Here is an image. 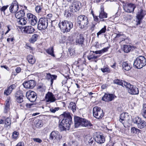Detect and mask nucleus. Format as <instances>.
I'll list each match as a JSON object with an SVG mask.
<instances>
[{"label": "nucleus", "mask_w": 146, "mask_h": 146, "mask_svg": "<svg viewBox=\"0 0 146 146\" xmlns=\"http://www.w3.org/2000/svg\"><path fill=\"white\" fill-rule=\"evenodd\" d=\"M37 22V19L36 18V19H33V20H32L29 21V23L32 26H34L36 24Z\"/></svg>", "instance_id": "obj_46"}, {"label": "nucleus", "mask_w": 146, "mask_h": 146, "mask_svg": "<svg viewBox=\"0 0 146 146\" xmlns=\"http://www.w3.org/2000/svg\"><path fill=\"white\" fill-rule=\"evenodd\" d=\"M10 90L9 88H8L7 90H5L4 92V94L7 96L9 95L12 92L11 90Z\"/></svg>", "instance_id": "obj_50"}, {"label": "nucleus", "mask_w": 146, "mask_h": 146, "mask_svg": "<svg viewBox=\"0 0 146 146\" xmlns=\"http://www.w3.org/2000/svg\"><path fill=\"white\" fill-rule=\"evenodd\" d=\"M64 15L65 17H67L69 16H71L73 15L70 13L68 10H66L64 11Z\"/></svg>", "instance_id": "obj_49"}, {"label": "nucleus", "mask_w": 146, "mask_h": 146, "mask_svg": "<svg viewBox=\"0 0 146 146\" xmlns=\"http://www.w3.org/2000/svg\"><path fill=\"white\" fill-rule=\"evenodd\" d=\"M138 14L141 16L143 17L145 15V14L144 13L143 11L142 10H141Z\"/></svg>", "instance_id": "obj_61"}, {"label": "nucleus", "mask_w": 146, "mask_h": 146, "mask_svg": "<svg viewBox=\"0 0 146 146\" xmlns=\"http://www.w3.org/2000/svg\"><path fill=\"white\" fill-rule=\"evenodd\" d=\"M62 137V136L60 135L58 131H52L50 134L49 139L51 140L53 139L60 140Z\"/></svg>", "instance_id": "obj_13"}, {"label": "nucleus", "mask_w": 146, "mask_h": 146, "mask_svg": "<svg viewBox=\"0 0 146 146\" xmlns=\"http://www.w3.org/2000/svg\"><path fill=\"white\" fill-rule=\"evenodd\" d=\"M60 109L59 107L51 108L50 109V111L52 113H54Z\"/></svg>", "instance_id": "obj_48"}, {"label": "nucleus", "mask_w": 146, "mask_h": 146, "mask_svg": "<svg viewBox=\"0 0 146 146\" xmlns=\"http://www.w3.org/2000/svg\"><path fill=\"white\" fill-rule=\"evenodd\" d=\"M68 50L69 52L71 55H73V53H75V51L74 50V49H70L69 48L68 49Z\"/></svg>", "instance_id": "obj_63"}, {"label": "nucleus", "mask_w": 146, "mask_h": 146, "mask_svg": "<svg viewBox=\"0 0 146 146\" xmlns=\"http://www.w3.org/2000/svg\"><path fill=\"white\" fill-rule=\"evenodd\" d=\"M16 101L17 102L21 103L23 102V96L22 93L17 92L15 94Z\"/></svg>", "instance_id": "obj_19"}, {"label": "nucleus", "mask_w": 146, "mask_h": 146, "mask_svg": "<svg viewBox=\"0 0 146 146\" xmlns=\"http://www.w3.org/2000/svg\"><path fill=\"white\" fill-rule=\"evenodd\" d=\"M101 70L103 72H108L110 71L108 67H105L102 68Z\"/></svg>", "instance_id": "obj_51"}, {"label": "nucleus", "mask_w": 146, "mask_h": 146, "mask_svg": "<svg viewBox=\"0 0 146 146\" xmlns=\"http://www.w3.org/2000/svg\"><path fill=\"white\" fill-rule=\"evenodd\" d=\"M135 47L131 45H123V49L125 52L128 53L134 49Z\"/></svg>", "instance_id": "obj_24"}, {"label": "nucleus", "mask_w": 146, "mask_h": 146, "mask_svg": "<svg viewBox=\"0 0 146 146\" xmlns=\"http://www.w3.org/2000/svg\"><path fill=\"white\" fill-rule=\"evenodd\" d=\"M35 124L36 127L38 128L42 126L43 124L41 120L38 119L35 121Z\"/></svg>", "instance_id": "obj_32"}, {"label": "nucleus", "mask_w": 146, "mask_h": 146, "mask_svg": "<svg viewBox=\"0 0 146 146\" xmlns=\"http://www.w3.org/2000/svg\"><path fill=\"white\" fill-rule=\"evenodd\" d=\"M76 104L73 102H70L68 106V107L71 109L73 112L76 111Z\"/></svg>", "instance_id": "obj_33"}, {"label": "nucleus", "mask_w": 146, "mask_h": 146, "mask_svg": "<svg viewBox=\"0 0 146 146\" xmlns=\"http://www.w3.org/2000/svg\"><path fill=\"white\" fill-rule=\"evenodd\" d=\"M84 142L86 144L89 146H91L95 143V141L93 138L88 135H86L84 138Z\"/></svg>", "instance_id": "obj_14"}, {"label": "nucleus", "mask_w": 146, "mask_h": 146, "mask_svg": "<svg viewBox=\"0 0 146 146\" xmlns=\"http://www.w3.org/2000/svg\"><path fill=\"white\" fill-rule=\"evenodd\" d=\"M36 83L35 81L33 80H31L25 82L23 84V85L25 88L28 89H32L35 86Z\"/></svg>", "instance_id": "obj_12"}, {"label": "nucleus", "mask_w": 146, "mask_h": 146, "mask_svg": "<svg viewBox=\"0 0 146 146\" xmlns=\"http://www.w3.org/2000/svg\"><path fill=\"white\" fill-rule=\"evenodd\" d=\"M65 118L63 119L72 120V118L70 113L68 111H66L61 115Z\"/></svg>", "instance_id": "obj_31"}, {"label": "nucleus", "mask_w": 146, "mask_h": 146, "mask_svg": "<svg viewBox=\"0 0 146 146\" xmlns=\"http://www.w3.org/2000/svg\"><path fill=\"white\" fill-rule=\"evenodd\" d=\"M11 26L10 25H8L7 26V30L6 31L5 33V35L7 34L9 31L11 30Z\"/></svg>", "instance_id": "obj_57"}, {"label": "nucleus", "mask_w": 146, "mask_h": 146, "mask_svg": "<svg viewBox=\"0 0 146 146\" xmlns=\"http://www.w3.org/2000/svg\"><path fill=\"white\" fill-rule=\"evenodd\" d=\"M4 34V32L2 30H0V39L3 38V35Z\"/></svg>", "instance_id": "obj_59"}, {"label": "nucleus", "mask_w": 146, "mask_h": 146, "mask_svg": "<svg viewBox=\"0 0 146 146\" xmlns=\"http://www.w3.org/2000/svg\"><path fill=\"white\" fill-rule=\"evenodd\" d=\"M5 123L6 127L10 126L11 123L10 118L8 117L5 120Z\"/></svg>", "instance_id": "obj_43"}, {"label": "nucleus", "mask_w": 146, "mask_h": 146, "mask_svg": "<svg viewBox=\"0 0 146 146\" xmlns=\"http://www.w3.org/2000/svg\"><path fill=\"white\" fill-rule=\"evenodd\" d=\"M57 78V76L55 75H51L50 73H46V79L48 80H50V84L52 85L53 83V80H56Z\"/></svg>", "instance_id": "obj_22"}, {"label": "nucleus", "mask_w": 146, "mask_h": 146, "mask_svg": "<svg viewBox=\"0 0 146 146\" xmlns=\"http://www.w3.org/2000/svg\"><path fill=\"white\" fill-rule=\"evenodd\" d=\"M81 3L79 2H76L72 3L70 7V11L74 13L79 10Z\"/></svg>", "instance_id": "obj_11"}, {"label": "nucleus", "mask_w": 146, "mask_h": 146, "mask_svg": "<svg viewBox=\"0 0 146 146\" xmlns=\"http://www.w3.org/2000/svg\"><path fill=\"white\" fill-rule=\"evenodd\" d=\"M142 113L143 117L146 118V104H144L143 105V108L142 110Z\"/></svg>", "instance_id": "obj_40"}, {"label": "nucleus", "mask_w": 146, "mask_h": 146, "mask_svg": "<svg viewBox=\"0 0 146 146\" xmlns=\"http://www.w3.org/2000/svg\"><path fill=\"white\" fill-rule=\"evenodd\" d=\"M78 145V142L76 141H71V146H77Z\"/></svg>", "instance_id": "obj_56"}, {"label": "nucleus", "mask_w": 146, "mask_h": 146, "mask_svg": "<svg viewBox=\"0 0 146 146\" xmlns=\"http://www.w3.org/2000/svg\"><path fill=\"white\" fill-rule=\"evenodd\" d=\"M131 66L130 64L127 62H123L122 63V68L125 70L128 71L131 68Z\"/></svg>", "instance_id": "obj_27"}, {"label": "nucleus", "mask_w": 146, "mask_h": 146, "mask_svg": "<svg viewBox=\"0 0 146 146\" xmlns=\"http://www.w3.org/2000/svg\"><path fill=\"white\" fill-rule=\"evenodd\" d=\"M92 15L94 21L96 22L98 21L99 19L98 17V16L94 15L93 13L92 14Z\"/></svg>", "instance_id": "obj_62"}, {"label": "nucleus", "mask_w": 146, "mask_h": 146, "mask_svg": "<svg viewBox=\"0 0 146 146\" xmlns=\"http://www.w3.org/2000/svg\"><path fill=\"white\" fill-rule=\"evenodd\" d=\"M21 70V69L20 67H17L15 69L16 72L17 73H19Z\"/></svg>", "instance_id": "obj_64"}, {"label": "nucleus", "mask_w": 146, "mask_h": 146, "mask_svg": "<svg viewBox=\"0 0 146 146\" xmlns=\"http://www.w3.org/2000/svg\"><path fill=\"white\" fill-rule=\"evenodd\" d=\"M84 38L82 35H80L76 40V43L78 44L79 45H81L82 46H83V43L84 42Z\"/></svg>", "instance_id": "obj_28"}, {"label": "nucleus", "mask_w": 146, "mask_h": 146, "mask_svg": "<svg viewBox=\"0 0 146 146\" xmlns=\"http://www.w3.org/2000/svg\"><path fill=\"white\" fill-rule=\"evenodd\" d=\"M72 120L63 119L59 124V127L61 131L69 130L72 123Z\"/></svg>", "instance_id": "obj_6"}, {"label": "nucleus", "mask_w": 146, "mask_h": 146, "mask_svg": "<svg viewBox=\"0 0 146 146\" xmlns=\"http://www.w3.org/2000/svg\"><path fill=\"white\" fill-rule=\"evenodd\" d=\"M115 96L113 94H105L102 98V100L106 102H108L114 100Z\"/></svg>", "instance_id": "obj_17"}, {"label": "nucleus", "mask_w": 146, "mask_h": 146, "mask_svg": "<svg viewBox=\"0 0 146 146\" xmlns=\"http://www.w3.org/2000/svg\"><path fill=\"white\" fill-rule=\"evenodd\" d=\"M123 8L124 11L128 13L133 12L135 8L134 4L131 3H126L123 5Z\"/></svg>", "instance_id": "obj_10"}, {"label": "nucleus", "mask_w": 146, "mask_h": 146, "mask_svg": "<svg viewBox=\"0 0 146 146\" xmlns=\"http://www.w3.org/2000/svg\"><path fill=\"white\" fill-rule=\"evenodd\" d=\"M8 7V5L3 6L0 9L1 11L2 12L3 11L4 12L7 9Z\"/></svg>", "instance_id": "obj_54"}, {"label": "nucleus", "mask_w": 146, "mask_h": 146, "mask_svg": "<svg viewBox=\"0 0 146 146\" xmlns=\"http://www.w3.org/2000/svg\"><path fill=\"white\" fill-rule=\"evenodd\" d=\"M106 31V26H104L103 28H102V29L99 32L97 33V37L98 38L99 36L102 33H105Z\"/></svg>", "instance_id": "obj_41"}, {"label": "nucleus", "mask_w": 146, "mask_h": 146, "mask_svg": "<svg viewBox=\"0 0 146 146\" xmlns=\"http://www.w3.org/2000/svg\"><path fill=\"white\" fill-rule=\"evenodd\" d=\"M19 134L18 132L16 131H14L12 134V138L14 139H17L18 138Z\"/></svg>", "instance_id": "obj_47"}, {"label": "nucleus", "mask_w": 146, "mask_h": 146, "mask_svg": "<svg viewBox=\"0 0 146 146\" xmlns=\"http://www.w3.org/2000/svg\"><path fill=\"white\" fill-rule=\"evenodd\" d=\"M27 20H28V21L33 20V19H36V18H37L35 16L31 13H27Z\"/></svg>", "instance_id": "obj_34"}, {"label": "nucleus", "mask_w": 146, "mask_h": 146, "mask_svg": "<svg viewBox=\"0 0 146 146\" xmlns=\"http://www.w3.org/2000/svg\"><path fill=\"white\" fill-rule=\"evenodd\" d=\"M113 82L114 84L121 86L123 87L124 86H126V83H127V82H126L124 80L118 79L114 80L113 81Z\"/></svg>", "instance_id": "obj_25"}, {"label": "nucleus", "mask_w": 146, "mask_h": 146, "mask_svg": "<svg viewBox=\"0 0 146 146\" xmlns=\"http://www.w3.org/2000/svg\"><path fill=\"white\" fill-rule=\"evenodd\" d=\"M23 31L25 33L31 34L35 31L34 29L31 26H26L22 28Z\"/></svg>", "instance_id": "obj_18"}, {"label": "nucleus", "mask_w": 146, "mask_h": 146, "mask_svg": "<svg viewBox=\"0 0 146 146\" xmlns=\"http://www.w3.org/2000/svg\"><path fill=\"white\" fill-rule=\"evenodd\" d=\"M25 105V104L23 103L20 104L19 108L21 109H23L24 108Z\"/></svg>", "instance_id": "obj_60"}, {"label": "nucleus", "mask_w": 146, "mask_h": 146, "mask_svg": "<svg viewBox=\"0 0 146 146\" xmlns=\"http://www.w3.org/2000/svg\"><path fill=\"white\" fill-rule=\"evenodd\" d=\"M98 17L100 19V21H104L105 20L104 19L107 17V14L104 12L103 8L101 7V11L100 12Z\"/></svg>", "instance_id": "obj_21"}, {"label": "nucleus", "mask_w": 146, "mask_h": 146, "mask_svg": "<svg viewBox=\"0 0 146 146\" xmlns=\"http://www.w3.org/2000/svg\"><path fill=\"white\" fill-rule=\"evenodd\" d=\"M74 121L75 127L81 126L89 128L92 125L90 122L88 120L78 116L74 117Z\"/></svg>", "instance_id": "obj_1"}, {"label": "nucleus", "mask_w": 146, "mask_h": 146, "mask_svg": "<svg viewBox=\"0 0 146 146\" xmlns=\"http://www.w3.org/2000/svg\"><path fill=\"white\" fill-rule=\"evenodd\" d=\"M95 140L97 143L100 144L103 143L105 140L104 137L100 135H97L95 138Z\"/></svg>", "instance_id": "obj_23"}, {"label": "nucleus", "mask_w": 146, "mask_h": 146, "mask_svg": "<svg viewBox=\"0 0 146 146\" xmlns=\"http://www.w3.org/2000/svg\"><path fill=\"white\" fill-rule=\"evenodd\" d=\"M141 119L139 117H135L133 120V122L135 124H136L137 125L141 121Z\"/></svg>", "instance_id": "obj_45"}, {"label": "nucleus", "mask_w": 146, "mask_h": 146, "mask_svg": "<svg viewBox=\"0 0 146 146\" xmlns=\"http://www.w3.org/2000/svg\"><path fill=\"white\" fill-rule=\"evenodd\" d=\"M58 25L63 33L69 32L73 27L72 23L68 21H64L59 23Z\"/></svg>", "instance_id": "obj_4"}, {"label": "nucleus", "mask_w": 146, "mask_h": 146, "mask_svg": "<svg viewBox=\"0 0 146 146\" xmlns=\"http://www.w3.org/2000/svg\"><path fill=\"white\" fill-rule=\"evenodd\" d=\"M146 122L144 120H141V121L138 123L137 126L139 128L142 129L146 126Z\"/></svg>", "instance_id": "obj_36"}, {"label": "nucleus", "mask_w": 146, "mask_h": 146, "mask_svg": "<svg viewBox=\"0 0 146 146\" xmlns=\"http://www.w3.org/2000/svg\"><path fill=\"white\" fill-rule=\"evenodd\" d=\"M46 52L51 56L54 57L55 55L54 54V49L52 47H50L46 50Z\"/></svg>", "instance_id": "obj_37"}, {"label": "nucleus", "mask_w": 146, "mask_h": 146, "mask_svg": "<svg viewBox=\"0 0 146 146\" xmlns=\"http://www.w3.org/2000/svg\"><path fill=\"white\" fill-rule=\"evenodd\" d=\"M27 59L28 62L32 64H34L35 62L36 59L33 56L29 55L27 56Z\"/></svg>", "instance_id": "obj_29"}, {"label": "nucleus", "mask_w": 146, "mask_h": 146, "mask_svg": "<svg viewBox=\"0 0 146 146\" xmlns=\"http://www.w3.org/2000/svg\"><path fill=\"white\" fill-rule=\"evenodd\" d=\"M16 87V86L14 84H13L11 85L10 86L8 87V88H9V89L10 90V91H12Z\"/></svg>", "instance_id": "obj_52"}, {"label": "nucleus", "mask_w": 146, "mask_h": 146, "mask_svg": "<svg viewBox=\"0 0 146 146\" xmlns=\"http://www.w3.org/2000/svg\"><path fill=\"white\" fill-rule=\"evenodd\" d=\"M128 92L131 95H138L139 93V91L138 88L135 86L131 84L130 83L127 82L126 83L125 86Z\"/></svg>", "instance_id": "obj_7"}, {"label": "nucleus", "mask_w": 146, "mask_h": 146, "mask_svg": "<svg viewBox=\"0 0 146 146\" xmlns=\"http://www.w3.org/2000/svg\"><path fill=\"white\" fill-rule=\"evenodd\" d=\"M133 65L137 68L140 69L146 65V59L144 56H139L134 60Z\"/></svg>", "instance_id": "obj_5"}, {"label": "nucleus", "mask_w": 146, "mask_h": 146, "mask_svg": "<svg viewBox=\"0 0 146 146\" xmlns=\"http://www.w3.org/2000/svg\"><path fill=\"white\" fill-rule=\"evenodd\" d=\"M33 105V104H32L27 103L25 104V106L27 108H30L32 107Z\"/></svg>", "instance_id": "obj_58"}, {"label": "nucleus", "mask_w": 146, "mask_h": 146, "mask_svg": "<svg viewBox=\"0 0 146 146\" xmlns=\"http://www.w3.org/2000/svg\"><path fill=\"white\" fill-rule=\"evenodd\" d=\"M131 133L135 134L139 133L140 130L134 127L131 128Z\"/></svg>", "instance_id": "obj_42"}, {"label": "nucleus", "mask_w": 146, "mask_h": 146, "mask_svg": "<svg viewBox=\"0 0 146 146\" xmlns=\"http://www.w3.org/2000/svg\"><path fill=\"white\" fill-rule=\"evenodd\" d=\"M93 113L94 117L98 119H101L104 115L103 110L98 106L93 108Z\"/></svg>", "instance_id": "obj_8"}, {"label": "nucleus", "mask_w": 146, "mask_h": 146, "mask_svg": "<svg viewBox=\"0 0 146 146\" xmlns=\"http://www.w3.org/2000/svg\"><path fill=\"white\" fill-rule=\"evenodd\" d=\"M52 25V21L48 18L42 17L40 18L38 23V28L40 30L46 29L49 26Z\"/></svg>", "instance_id": "obj_3"}, {"label": "nucleus", "mask_w": 146, "mask_h": 146, "mask_svg": "<svg viewBox=\"0 0 146 146\" xmlns=\"http://www.w3.org/2000/svg\"><path fill=\"white\" fill-rule=\"evenodd\" d=\"M110 47H107L106 48H104L102 50H100L102 52V54L107 51L108 50V49L110 48Z\"/></svg>", "instance_id": "obj_55"}, {"label": "nucleus", "mask_w": 146, "mask_h": 146, "mask_svg": "<svg viewBox=\"0 0 146 146\" xmlns=\"http://www.w3.org/2000/svg\"><path fill=\"white\" fill-rule=\"evenodd\" d=\"M17 21L19 24L22 25H25L27 23V21L25 18H22L21 19L17 20Z\"/></svg>", "instance_id": "obj_39"}, {"label": "nucleus", "mask_w": 146, "mask_h": 146, "mask_svg": "<svg viewBox=\"0 0 146 146\" xmlns=\"http://www.w3.org/2000/svg\"><path fill=\"white\" fill-rule=\"evenodd\" d=\"M19 9V6L17 2H13L9 7V10L12 13H16Z\"/></svg>", "instance_id": "obj_15"}, {"label": "nucleus", "mask_w": 146, "mask_h": 146, "mask_svg": "<svg viewBox=\"0 0 146 146\" xmlns=\"http://www.w3.org/2000/svg\"><path fill=\"white\" fill-rule=\"evenodd\" d=\"M39 36L36 34H35L32 35L31 37L29 40L31 43H33L38 39Z\"/></svg>", "instance_id": "obj_30"}, {"label": "nucleus", "mask_w": 146, "mask_h": 146, "mask_svg": "<svg viewBox=\"0 0 146 146\" xmlns=\"http://www.w3.org/2000/svg\"><path fill=\"white\" fill-rule=\"evenodd\" d=\"M77 23L80 28L86 29L88 27L89 24L88 18L84 15H80L77 17Z\"/></svg>", "instance_id": "obj_2"}, {"label": "nucleus", "mask_w": 146, "mask_h": 146, "mask_svg": "<svg viewBox=\"0 0 146 146\" xmlns=\"http://www.w3.org/2000/svg\"><path fill=\"white\" fill-rule=\"evenodd\" d=\"M26 97L28 100L31 102H35L37 98L36 94L34 92L29 91L26 93Z\"/></svg>", "instance_id": "obj_9"}, {"label": "nucleus", "mask_w": 146, "mask_h": 146, "mask_svg": "<svg viewBox=\"0 0 146 146\" xmlns=\"http://www.w3.org/2000/svg\"><path fill=\"white\" fill-rule=\"evenodd\" d=\"M143 18V17L138 14L137 15V20L136 21L137 25H138L140 24Z\"/></svg>", "instance_id": "obj_38"}, {"label": "nucleus", "mask_w": 146, "mask_h": 146, "mask_svg": "<svg viewBox=\"0 0 146 146\" xmlns=\"http://www.w3.org/2000/svg\"><path fill=\"white\" fill-rule=\"evenodd\" d=\"M99 56H96L93 54H90L87 56V58L88 60L91 61H93L94 60L96 59Z\"/></svg>", "instance_id": "obj_35"}, {"label": "nucleus", "mask_w": 146, "mask_h": 146, "mask_svg": "<svg viewBox=\"0 0 146 146\" xmlns=\"http://www.w3.org/2000/svg\"><path fill=\"white\" fill-rule=\"evenodd\" d=\"M42 6L40 5H38L36 6L35 10L36 12L38 13H40L42 11Z\"/></svg>", "instance_id": "obj_44"}, {"label": "nucleus", "mask_w": 146, "mask_h": 146, "mask_svg": "<svg viewBox=\"0 0 146 146\" xmlns=\"http://www.w3.org/2000/svg\"><path fill=\"white\" fill-rule=\"evenodd\" d=\"M45 99L47 102H53L56 100V99L52 92H48L45 96Z\"/></svg>", "instance_id": "obj_16"}, {"label": "nucleus", "mask_w": 146, "mask_h": 146, "mask_svg": "<svg viewBox=\"0 0 146 146\" xmlns=\"http://www.w3.org/2000/svg\"><path fill=\"white\" fill-rule=\"evenodd\" d=\"M33 140L34 141L36 142L39 143H41L42 141V140L39 138H33Z\"/></svg>", "instance_id": "obj_53"}, {"label": "nucleus", "mask_w": 146, "mask_h": 146, "mask_svg": "<svg viewBox=\"0 0 146 146\" xmlns=\"http://www.w3.org/2000/svg\"><path fill=\"white\" fill-rule=\"evenodd\" d=\"M128 118V113H122L120 116L119 121L124 125V123Z\"/></svg>", "instance_id": "obj_20"}, {"label": "nucleus", "mask_w": 146, "mask_h": 146, "mask_svg": "<svg viewBox=\"0 0 146 146\" xmlns=\"http://www.w3.org/2000/svg\"><path fill=\"white\" fill-rule=\"evenodd\" d=\"M25 15V13L23 10H21L16 13L15 15V17L17 20L21 19Z\"/></svg>", "instance_id": "obj_26"}]
</instances>
